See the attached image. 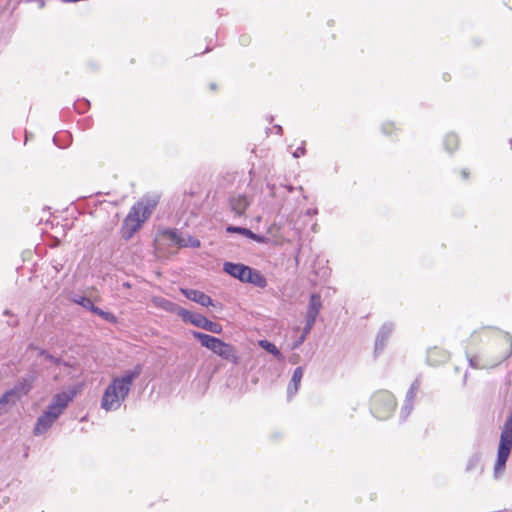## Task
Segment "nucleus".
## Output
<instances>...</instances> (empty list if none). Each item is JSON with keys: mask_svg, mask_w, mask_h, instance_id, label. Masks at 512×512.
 Instances as JSON below:
<instances>
[{"mask_svg": "<svg viewBox=\"0 0 512 512\" xmlns=\"http://www.w3.org/2000/svg\"><path fill=\"white\" fill-rule=\"evenodd\" d=\"M142 372L141 365H136L132 370L126 371L121 376L113 377L105 388L100 406L103 410L116 411L128 397L135 380Z\"/></svg>", "mask_w": 512, "mask_h": 512, "instance_id": "obj_1", "label": "nucleus"}, {"mask_svg": "<svg viewBox=\"0 0 512 512\" xmlns=\"http://www.w3.org/2000/svg\"><path fill=\"white\" fill-rule=\"evenodd\" d=\"M159 202L157 196H145L135 203L121 227V235L125 240H129L141 228L142 224L151 216Z\"/></svg>", "mask_w": 512, "mask_h": 512, "instance_id": "obj_2", "label": "nucleus"}, {"mask_svg": "<svg viewBox=\"0 0 512 512\" xmlns=\"http://www.w3.org/2000/svg\"><path fill=\"white\" fill-rule=\"evenodd\" d=\"M75 396L76 391L74 389L55 394L52 397L51 403L37 418L33 430L34 435L40 436L50 429L56 420L63 414L64 410L68 407L69 403Z\"/></svg>", "mask_w": 512, "mask_h": 512, "instance_id": "obj_3", "label": "nucleus"}, {"mask_svg": "<svg viewBox=\"0 0 512 512\" xmlns=\"http://www.w3.org/2000/svg\"><path fill=\"white\" fill-rule=\"evenodd\" d=\"M192 334L193 337L196 338L203 347L209 349L222 359L237 363L238 356L235 348L231 344L202 332L193 331Z\"/></svg>", "mask_w": 512, "mask_h": 512, "instance_id": "obj_4", "label": "nucleus"}, {"mask_svg": "<svg viewBox=\"0 0 512 512\" xmlns=\"http://www.w3.org/2000/svg\"><path fill=\"white\" fill-rule=\"evenodd\" d=\"M223 270L230 276L246 283L264 288L267 285L265 277L258 271L240 263L225 262Z\"/></svg>", "mask_w": 512, "mask_h": 512, "instance_id": "obj_5", "label": "nucleus"}, {"mask_svg": "<svg viewBox=\"0 0 512 512\" xmlns=\"http://www.w3.org/2000/svg\"><path fill=\"white\" fill-rule=\"evenodd\" d=\"M512 449V415L504 423L500 435V442L498 447L497 460L494 467L496 477L503 473L507 459Z\"/></svg>", "mask_w": 512, "mask_h": 512, "instance_id": "obj_6", "label": "nucleus"}, {"mask_svg": "<svg viewBox=\"0 0 512 512\" xmlns=\"http://www.w3.org/2000/svg\"><path fill=\"white\" fill-rule=\"evenodd\" d=\"M396 407L394 396L386 390L376 392L371 400V410L378 419L388 418Z\"/></svg>", "mask_w": 512, "mask_h": 512, "instance_id": "obj_7", "label": "nucleus"}, {"mask_svg": "<svg viewBox=\"0 0 512 512\" xmlns=\"http://www.w3.org/2000/svg\"><path fill=\"white\" fill-rule=\"evenodd\" d=\"M184 313L183 321L190 322L191 324L207 330L214 334H220L222 332V326L219 323L208 320L205 316L193 313L188 310Z\"/></svg>", "mask_w": 512, "mask_h": 512, "instance_id": "obj_8", "label": "nucleus"}, {"mask_svg": "<svg viewBox=\"0 0 512 512\" xmlns=\"http://www.w3.org/2000/svg\"><path fill=\"white\" fill-rule=\"evenodd\" d=\"M74 302L81 305L85 309L92 311L94 314L100 316L101 318L108 322L115 323L117 321V318L114 314L110 312H105L99 307L95 306L90 298L80 296L75 298Z\"/></svg>", "mask_w": 512, "mask_h": 512, "instance_id": "obj_9", "label": "nucleus"}, {"mask_svg": "<svg viewBox=\"0 0 512 512\" xmlns=\"http://www.w3.org/2000/svg\"><path fill=\"white\" fill-rule=\"evenodd\" d=\"M152 303L154 306L158 307V308H161L167 312H170V313H174V314H177L178 316H180L182 319L184 317V313L183 312H186V309L178 306L176 303L168 300V299H165L163 297H153L152 298Z\"/></svg>", "mask_w": 512, "mask_h": 512, "instance_id": "obj_10", "label": "nucleus"}, {"mask_svg": "<svg viewBox=\"0 0 512 512\" xmlns=\"http://www.w3.org/2000/svg\"><path fill=\"white\" fill-rule=\"evenodd\" d=\"M181 292L186 298L202 306H214L213 299L202 291L195 289H181Z\"/></svg>", "mask_w": 512, "mask_h": 512, "instance_id": "obj_11", "label": "nucleus"}, {"mask_svg": "<svg viewBox=\"0 0 512 512\" xmlns=\"http://www.w3.org/2000/svg\"><path fill=\"white\" fill-rule=\"evenodd\" d=\"M250 203L251 201L248 199V197L243 194L234 195L230 198L231 209L238 216H241L245 213Z\"/></svg>", "mask_w": 512, "mask_h": 512, "instance_id": "obj_12", "label": "nucleus"}, {"mask_svg": "<svg viewBox=\"0 0 512 512\" xmlns=\"http://www.w3.org/2000/svg\"><path fill=\"white\" fill-rule=\"evenodd\" d=\"M321 307V297L318 294H312L306 312V321L315 323Z\"/></svg>", "mask_w": 512, "mask_h": 512, "instance_id": "obj_13", "label": "nucleus"}, {"mask_svg": "<svg viewBox=\"0 0 512 512\" xmlns=\"http://www.w3.org/2000/svg\"><path fill=\"white\" fill-rule=\"evenodd\" d=\"M34 382V376L28 375L21 379L11 390L14 392L15 395H17L20 399L24 395L28 394L29 391L32 389Z\"/></svg>", "mask_w": 512, "mask_h": 512, "instance_id": "obj_14", "label": "nucleus"}, {"mask_svg": "<svg viewBox=\"0 0 512 512\" xmlns=\"http://www.w3.org/2000/svg\"><path fill=\"white\" fill-rule=\"evenodd\" d=\"M302 377H303V369H302V367H297L294 370L291 381L288 385L287 393H288L289 397H291L292 395L297 393V391L299 389V385L302 380Z\"/></svg>", "mask_w": 512, "mask_h": 512, "instance_id": "obj_15", "label": "nucleus"}, {"mask_svg": "<svg viewBox=\"0 0 512 512\" xmlns=\"http://www.w3.org/2000/svg\"><path fill=\"white\" fill-rule=\"evenodd\" d=\"M393 327L391 324H385L380 329L376 342H375V350L379 351L382 350L385 346L386 340L392 333Z\"/></svg>", "mask_w": 512, "mask_h": 512, "instance_id": "obj_16", "label": "nucleus"}, {"mask_svg": "<svg viewBox=\"0 0 512 512\" xmlns=\"http://www.w3.org/2000/svg\"><path fill=\"white\" fill-rule=\"evenodd\" d=\"M419 387H420V382H419V380H418V379H416V380L412 383V385H411V387H410L409 391L407 392V395H406V403H405V405H404V407H403V411L405 412L406 416H407V415L411 412V410H412V402H413V400H414V398H415V396H416V393H417V391H418Z\"/></svg>", "mask_w": 512, "mask_h": 512, "instance_id": "obj_17", "label": "nucleus"}, {"mask_svg": "<svg viewBox=\"0 0 512 512\" xmlns=\"http://www.w3.org/2000/svg\"><path fill=\"white\" fill-rule=\"evenodd\" d=\"M20 398L10 389L0 398V414L6 412V406L14 405Z\"/></svg>", "mask_w": 512, "mask_h": 512, "instance_id": "obj_18", "label": "nucleus"}, {"mask_svg": "<svg viewBox=\"0 0 512 512\" xmlns=\"http://www.w3.org/2000/svg\"><path fill=\"white\" fill-rule=\"evenodd\" d=\"M449 358V355L446 352H441L437 348L431 349L428 352V361L430 364L436 365L442 362H445Z\"/></svg>", "mask_w": 512, "mask_h": 512, "instance_id": "obj_19", "label": "nucleus"}, {"mask_svg": "<svg viewBox=\"0 0 512 512\" xmlns=\"http://www.w3.org/2000/svg\"><path fill=\"white\" fill-rule=\"evenodd\" d=\"M53 141L55 145L60 148H65L69 145L70 133L69 130H59L54 136Z\"/></svg>", "mask_w": 512, "mask_h": 512, "instance_id": "obj_20", "label": "nucleus"}, {"mask_svg": "<svg viewBox=\"0 0 512 512\" xmlns=\"http://www.w3.org/2000/svg\"><path fill=\"white\" fill-rule=\"evenodd\" d=\"M167 237L180 247L188 246L187 241L183 238L176 230H168L166 232Z\"/></svg>", "mask_w": 512, "mask_h": 512, "instance_id": "obj_21", "label": "nucleus"}, {"mask_svg": "<svg viewBox=\"0 0 512 512\" xmlns=\"http://www.w3.org/2000/svg\"><path fill=\"white\" fill-rule=\"evenodd\" d=\"M259 345L266 350L267 352L273 354L278 359H282V354L279 351V349L271 342L267 340H261L259 341Z\"/></svg>", "mask_w": 512, "mask_h": 512, "instance_id": "obj_22", "label": "nucleus"}, {"mask_svg": "<svg viewBox=\"0 0 512 512\" xmlns=\"http://www.w3.org/2000/svg\"><path fill=\"white\" fill-rule=\"evenodd\" d=\"M505 342V351L501 360L507 359L512 353V337L509 334L503 336Z\"/></svg>", "mask_w": 512, "mask_h": 512, "instance_id": "obj_23", "label": "nucleus"}, {"mask_svg": "<svg viewBox=\"0 0 512 512\" xmlns=\"http://www.w3.org/2000/svg\"><path fill=\"white\" fill-rule=\"evenodd\" d=\"M250 231L251 230H249L247 228H243V227H236V226H228L227 227V232H229V233H239V234L244 235L246 237L249 236Z\"/></svg>", "mask_w": 512, "mask_h": 512, "instance_id": "obj_24", "label": "nucleus"}, {"mask_svg": "<svg viewBox=\"0 0 512 512\" xmlns=\"http://www.w3.org/2000/svg\"><path fill=\"white\" fill-rule=\"evenodd\" d=\"M458 146V140L454 134L448 135V150L452 151Z\"/></svg>", "mask_w": 512, "mask_h": 512, "instance_id": "obj_25", "label": "nucleus"}, {"mask_svg": "<svg viewBox=\"0 0 512 512\" xmlns=\"http://www.w3.org/2000/svg\"><path fill=\"white\" fill-rule=\"evenodd\" d=\"M248 238H250L258 243H267V241H268L266 237H264L262 235L255 234L252 231H250Z\"/></svg>", "mask_w": 512, "mask_h": 512, "instance_id": "obj_26", "label": "nucleus"}, {"mask_svg": "<svg viewBox=\"0 0 512 512\" xmlns=\"http://www.w3.org/2000/svg\"><path fill=\"white\" fill-rule=\"evenodd\" d=\"M314 324L315 323H313V322L306 321V324H305V327L303 329L302 335L307 336L310 333V331L312 330Z\"/></svg>", "mask_w": 512, "mask_h": 512, "instance_id": "obj_27", "label": "nucleus"}, {"mask_svg": "<svg viewBox=\"0 0 512 512\" xmlns=\"http://www.w3.org/2000/svg\"><path fill=\"white\" fill-rule=\"evenodd\" d=\"M305 154V148L304 147H298L294 152L293 156L295 158H299L300 156Z\"/></svg>", "mask_w": 512, "mask_h": 512, "instance_id": "obj_28", "label": "nucleus"}, {"mask_svg": "<svg viewBox=\"0 0 512 512\" xmlns=\"http://www.w3.org/2000/svg\"><path fill=\"white\" fill-rule=\"evenodd\" d=\"M187 243H188V246H191V247H199L200 246V241L197 239H194V238H189V241Z\"/></svg>", "mask_w": 512, "mask_h": 512, "instance_id": "obj_29", "label": "nucleus"}, {"mask_svg": "<svg viewBox=\"0 0 512 512\" xmlns=\"http://www.w3.org/2000/svg\"><path fill=\"white\" fill-rule=\"evenodd\" d=\"M305 339H306V336L301 335V337H299V341L293 346V348H297L299 345H301L304 342Z\"/></svg>", "mask_w": 512, "mask_h": 512, "instance_id": "obj_30", "label": "nucleus"}, {"mask_svg": "<svg viewBox=\"0 0 512 512\" xmlns=\"http://www.w3.org/2000/svg\"><path fill=\"white\" fill-rule=\"evenodd\" d=\"M469 363L471 367L478 368V365L476 364L475 358H469Z\"/></svg>", "mask_w": 512, "mask_h": 512, "instance_id": "obj_31", "label": "nucleus"}, {"mask_svg": "<svg viewBox=\"0 0 512 512\" xmlns=\"http://www.w3.org/2000/svg\"><path fill=\"white\" fill-rule=\"evenodd\" d=\"M507 6L512 10V0H508Z\"/></svg>", "mask_w": 512, "mask_h": 512, "instance_id": "obj_32", "label": "nucleus"}, {"mask_svg": "<svg viewBox=\"0 0 512 512\" xmlns=\"http://www.w3.org/2000/svg\"><path fill=\"white\" fill-rule=\"evenodd\" d=\"M462 176H463V178H467L468 177V173L465 170H463L462 171Z\"/></svg>", "mask_w": 512, "mask_h": 512, "instance_id": "obj_33", "label": "nucleus"}, {"mask_svg": "<svg viewBox=\"0 0 512 512\" xmlns=\"http://www.w3.org/2000/svg\"><path fill=\"white\" fill-rule=\"evenodd\" d=\"M273 128L280 129V128H282V127H281L280 125H274V127H273Z\"/></svg>", "mask_w": 512, "mask_h": 512, "instance_id": "obj_34", "label": "nucleus"}, {"mask_svg": "<svg viewBox=\"0 0 512 512\" xmlns=\"http://www.w3.org/2000/svg\"><path fill=\"white\" fill-rule=\"evenodd\" d=\"M25 140L26 141L28 140V134L27 133L25 134Z\"/></svg>", "mask_w": 512, "mask_h": 512, "instance_id": "obj_35", "label": "nucleus"}]
</instances>
